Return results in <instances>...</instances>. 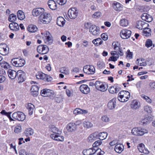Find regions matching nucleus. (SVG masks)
I'll use <instances>...</instances> for the list:
<instances>
[{
    "label": "nucleus",
    "instance_id": "18",
    "mask_svg": "<svg viewBox=\"0 0 155 155\" xmlns=\"http://www.w3.org/2000/svg\"><path fill=\"white\" fill-rule=\"evenodd\" d=\"M41 95L43 97L53 96L54 95L53 91L52 90L44 89L41 91Z\"/></svg>",
    "mask_w": 155,
    "mask_h": 155
},
{
    "label": "nucleus",
    "instance_id": "2",
    "mask_svg": "<svg viewBox=\"0 0 155 155\" xmlns=\"http://www.w3.org/2000/svg\"><path fill=\"white\" fill-rule=\"evenodd\" d=\"M51 19L52 17L50 13L44 12L39 17L38 21L40 23L48 24L50 22Z\"/></svg>",
    "mask_w": 155,
    "mask_h": 155
},
{
    "label": "nucleus",
    "instance_id": "35",
    "mask_svg": "<svg viewBox=\"0 0 155 155\" xmlns=\"http://www.w3.org/2000/svg\"><path fill=\"white\" fill-rule=\"evenodd\" d=\"M144 145L143 143H141L139 144L137 146V149L139 151L142 153H148L149 151H147L145 150Z\"/></svg>",
    "mask_w": 155,
    "mask_h": 155
},
{
    "label": "nucleus",
    "instance_id": "5",
    "mask_svg": "<svg viewBox=\"0 0 155 155\" xmlns=\"http://www.w3.org/2000/svg\"><path fill=\"white\" fill-rule=\"evenodd\" d=\"M36 78L38 79H41L45 81L49 82L52 79L50 76L45 74L41 72H38L36 74Z\"/></svg>",
    "mask_w": 155,
    "mask_h": 155
},
{
    "label": "nucleus",
    "instance_id": "3",
    "mask_svg": "<svg viewBox=\"0 0 155 155\" xmlns=\"http://www.w3.org/2000/svg\"><path fill=\"white\" fill-rule=\"evenodd\" d=\"M12 65L16 67H21L25 64V60L21 57L14 58L11 60Z\"/></svg>",
    "mask_w": 155,
    "mask_h": 155
},
{
    "label": "nucleus",
    "instance_id": "26",
    "mask_svg": "<svg viewBox=\"0 0 155 155\" xmlns=\"http://www.w3.org/2000/svg\"><path fill=\"white\" fill-rule=\"evenodd\" d=\"M18 71L12 69H9L8 71V74L9 78L12 79H15L17 76Z\"/></svg>",
    "mask_w": 155,
    "mask_h": 155
},
{
    "label": "nucleus",
    "instance_id": "7",
    "mask_svg": "<svg viewBox=\"0 0 155 155\" xmlns=\"http://www.w3.org/2000/svg\"><path fill=\"white\" fill-rule=\"evenodd\" d=\"M49 50V49L48 46L45 45H39L37 48L38 52L41 54H46L48 52Z\"/></svg>",
    "mask_w": 155,
    "mask_h": 155
},
{
    "label": "nucleus",
    "instance_id": "64",
    "mask_svg": "<svg viewBox=\"0 0 155 155\" xmlns=\"http://www.w3.org/2000/svg\"><path fill=\"white\" fill-rule=\"evenodd\" d=\"M150 86L152 89H155V82H152L150 83Z\"/></svg>",
    "mask_w": 155,
    "mask_h": 155
},
{
    "label": "nucleus",
    "instance_id": "51",
    "mask_svg": "<svg viewBox=\"0 0 155 155\" xmlns=\"http://www.w3.org/2000/svg\"><path fill=\"white\" fill-rule=\"evenodd\" d=\"M60 71L65 74H68L69 73V71L68 69L67 68L65 67H62L60 68Z\"/></svg>",
    "mask_w": 155,
    "mask_h": 155
},
{
    "label": "nucleus",
    "instance_id": "40",
    "mask_svg": "<svg viewBox=\"0 0 155 155\" xmlns=\"http://www.w3.org/2000/svg\"><path fill=\"white\" fill-rule=\"evenodd\" d=\"M123 147L122 145L119 144H117L115 147L114 150L115 151L119 153H120L123 150Z\"/></svg>",
    "mask_w": 155,
    "mask_h": 155
},
{
    "label": "nucleus",
    "instance_id": "24",
    "mask_svg": "<svg viewBox=\"0 0 155 155\" xmlns=\"http://www.w3.org/2000/svg\"><path fill=\"white\" fill-rule=\"evenodd\" d=\"M39 87L37 85H33L30 89L31 94L34 97H36L38 95Z\"/></svg>",
    "mask_w": 155,
    "mask_h": 155
},
{
    "label": "nucleus",
    "instance_id": "21",
    "mask_svg": "<svg viewBox=\"0 0 155 155\" xmlns=\"http://www.w3.org/2000/svg\"><path fill=\"white\" fill-rule=\"evenodd\" d=\"M112 7L115 11L120 12L122 10L123 5L117 2L114 1L112 4Z\"/></svg>",
    "mask_w": 155,
    "mask_h": 155
},
{
    "label": "nucleus",
    "instance_id": "61",
    "mask_svg": "<svg viewBox=\"0 0 155 155\" xmlns=\"http://www.w3.org/2000/svg\"><path fill=\"white\" fill-rule=\"evenodd\" d=\"M101 38L104 41L107 40L108 37L107 35L105 33H103L101 35Z\"/></svg>",
    "mask_w": 155,
    "mask_h": 155
},
{
    "label": "nucleus",
    "instance_id": "17",
    "mask_svg": "<svg viewBox=\"0 0 155 155\" xmlns=\"http://www.w3.org/2000/svg\"><path fill=\"white\" fill-rule=\"evenodd\" d=\"M121 87L119 85L114 84L113 86L109 87L108 89L109 92L111 94L117 93L121 90Z\"/></svg>",
    "mask_w": 155,
    "mask_h": 155
},
{
    "label": "nucleus",
    "instance_id": "33",
    "mask_svg": "<svg viewBox=\"0 0 155 155\" xmlns=\"http://www.w3.org/2000/svg\"><path fill=\"white\" fill-rule=\"evenodd\" d=\"M27 29L29 32L34 33L37 31L38 28L36 25L31 24L28 26Z\"/></svg>",
    "mask_w": 155,
    "mask_h": 155
},
{
    "label": "nucleus",
    "instance_id": "23",
    "mask_svg": "<svg viewBox=\"0 0 155 155\" xmlns=\"http://www.w3.org/2000/svg\"><path fill=\"white\" fill-rule=\"evenodd\" d=\"M67 130L69 132H72L75 131L77 129L76 124L74 123L70 122L67 125L66 127Z\"/></svg>",
    "mask_w": 155,
    "mask_h": 155
},
{
    "label": "nucleus",
    "instance_id": "25",
    "mask_svg": "<svg viewBox=\"0 0 155 155\" xmlns=\"http://www.w3.org/2000/svg\"><path fill=\"white\" fill-rule=\"evenodd\" d=\"M142 19L147 22H150L153 20L152 16L147 13H144L141 16Z\"/></svg>",
    "mask_w": 155,
    "mask_h": 155
},
{
    "label": "nucleus",
    "instance_id": "56",
    "mask_svg": "<svg viewBox=\"0 0 155 155\" xmlns=\"http://www.w3.org/2000/svg\"><path fill=\"white\" fill-rule=\"evenodd\" d=\"M126 54V58H128L130 59H131L132 58L133 53L130 52V50H127Z\"/></svg>",
    "mask_w": 155,
    "mask_h": 155
},
{
    "label": "nucleus",
    "instance_id": "45",
    "mask_svg": "<svg viewBox=\"0 0 155 155\" xmlns=\"http://www.w3.org/2000/svg\"><path fill=\"white\" fill-rule=\"evenodd\" d=\"M112 46L115 51H118V49L120 48V43L118 41H114L112 44Z\"/></svg>",
    "mask_w": 155,
    "mask_h": 155
},
{
    "label": "nucleus",
    "instance_id": "53",
    "mask_svg": "<svg viewBox=\"0 0 155 155\" xmlns=\"http://www.w3.org/2000/svg\"><path fill=\"white\" fill-rule=\"evenodd\" d=\"M141 97L142 98L145 100L148 103H151L152 100L144 94L142 95Z\"/></svg>",
    "mask_w": 155,
    "mask_h": 155
},
{
    "label": "nucleus",
    "instance_id": "27",
    "mask_svg": "<svg viewBox=\"0 0 155 155\" xmlns=\"http://www.w3.org/2000/svg\"><path fill=\"white\" fill-rule=\"evenodd\" d=\"M96 152V149L93 148L84 149L82 151L84 155H91L94 152Z\"/></svg>",
    "mask_w": 155,
    "mask_h": 155
},
{
    "label": "nucleus",
    "instance_id": "31",
    "mask_svg": "<svg viewBox=\"0 0 155 155\" xmlns=\"http://www.w3.org/2000/svg\"><path fill=\"white\" fill-rule=\"evenodd\" d=\"M34 133V130L31 127L26 129L23 133L24 134L26 137L32 135Z\"/></svg>",
    "mask_w": 155,
    "mask_h": 155
},
{
    "label": "nucleus",
    "instance_id": "39",
    "mask_svg": "<svg viewBox=\"0 0 155 155\" xmlns=\"http://www.w3.org/2000/svg\"><path fill=\"white\" fill-rule=\"evenodd\" d=\"M140 107V104L135 100H133L130 104L131 107L133 109H136L139 108Z\"/></svg>",
    "mask_w": 155,
    "mask_h": 155
},
{
    "label": "nucleus",
    "instance_id": "10",
    "mask_svg": "<svg viewBox=\"0 0 155 155\" xmlns=\"http://www.w3.org/2000/svg\"><path fill=\"white\" fill-rule=\"evenodd\" d=\"M131 133L134 135L142 136L146 133V130L140 127H135L132 129Z\"/></svg>",
    "mask_w": 155,
    "mask_h": 155
},
{
    "label": "nucleus",
    "instance_id": "22",
    "mask_svg": "<svg viewBox=\"0 0 155 155\" xmlns=\"http://www.w3.org/2000/svg\"><path fill=\"white\" fill-rule=\"evenodd\" d=\"M148 25V24L141 20L137 22L136 27L140 30H142L144 28L147 27Z\"/></svg>",
    "mask_w": 155,
    "mask_h": 155
},
{
    "label": "nucleus",
    "instance_id": "20",
    "mask_svg": "<svg viewBox=\"0 0 155 155\" xmlns=\"http://www.w3.org/2000/svg\"><path fill=\"white\" fill-rule=\"evenodd\" d=\"M89 31L94 35H98L100 34L99 29L95 25L91 26Z\"/></svg>",
    "mask_w": 155,
    "mask_h": 155
},
{
    "label": "nucleus",
    "instance_id": "14",
    "mask_svg": "<svg viewBox=\"0 0 155 155\" xmlns=\"http://www.w3.org/2000/svg\"><path fill=\"white\" fill-rule=\"evenodd\" d=\"M131 34V31L124 29H122L120 33V36L123 39H127L130 36Z\"/></svg>",
    "mask_w": 155,
    "mask_h": 155
},
{
    "label": "nucleus",
    "instance_id": "36",
    "mask_svg": "<svg viewBox=\"0 0 155 155\" xmlns=\"http://www.w3.org/2000/svg\"><path fill=\"white\" fill-rule=\"evenodd\" d=\"M151 34V30L150 28L146 27L143 29V36L149 37L150 36Z\"/></svg>",
    "mask_w": 155,
    "mask_h": 155
},
{
    "label": "nucleus",
    "instance_id": "29",
    "mask_svg": "<svg viewBox=\"0 0 155 155\" xmlns=\"http://www.w3.org/2000/svg\"><path fill=\"white\" fill-rule=\"evenodd\" d=\"M26 107L28 111V114L30 115L33 114L35 108L34 105L31 103H28L27 104Z\"/></svg>",
    "mask_w": 155,
    "mask_h": 155
},
{
    "label": "nucleus",
    "instance_id": "50",
    "mask_svg": "<svg viewBox=\"0 0 155 155\" xmlns=\"http://www.w3.org/2000/svg\"><path fill=\"white\" fill-rule=\"evenodd\" d=\"M96 152H94L91 155H103L104 152L102 151L101 149H98L96 150Z\"/></svg>",
    "mask_w": 155,
    "mask_h": 155
},
{
    "label": "nucleus",
    "instance_id": "62",
    "mask_svg": "<svg viewBox=\"0 0 155 155\" xmlns=\"http://www.w3.org/2000/svg\"><path fill=\"white\" fill-rule=\"evenodd\" d=\"M6 80L5 77L3 75H0V83L4 82Z\"/></svg>",
    "mask_w": 155,
    "mask_h": 155
},
{
    "label": "nucleus",
    "instance_id": "13",
    "mask_svg": "<svg viewBox=\"0 0 155 155\" xmlns=\"http://www.w3.org/2000/svg\"><path fill=\"white\" fill-rule=\"evenodd\" d=\"M49 127L50 130L53 133L51 135V137L55 140H58V134L56 133L58 131L57 129L53 125H51L49 126Z\"/></svg>",
    "mask_w": 155,
    "mask_h": 155
},
{
    "label": "nucleus",
    "instance_id": "42",
    "mask_svg": "<svg viewBox=\"0 0 155 155\" xmlns=\"http://www.w3.org/2000/svg\"><path fill=\"white\" fill-rule=\"evenodd\" d=\"M17 16L18 19L23 20L25 18L24 13L21 10H18L17 12Z\"/></svg>",
    "mask_w": 155,
    "mask_h": 155
},
{
    "label": "nucleus",
    "instance_id": "57",
    "mask_svg": "<svg viewBox=\"0 0 155 155\" xmlns=\"http://www.w3.org/2000/svg\"><path fill=\"white\" fill-rule=\"evenodd\" d=\"M101 140H97L92 145L93 148L97 147V146L101 145L102 143Z\"/></svg>",
    "mask_w": 155,
    "mask_h": 155
},
{
    "label": "nucleus",
    "instance_id": "58",
    "mask_svg": "<svg viewBox=\"0 0 155 155\" xmlns=\"http://www.w3.org/2000/svg\"><path fill=\"white\" fill-rule=\"evenodd\" d=\"M102 121L107 122L109 121V118L106 115H104L101 118Z\"/></svg>",
    "mask_w": 155,
    "mask_h": 155
},
{
    "label": "nucleus",
    "instance_id": "9",
    "mask_svg": "<svg viewBox=\"0 0 155 155\" xmlns=\"http://www.w3.org/2000/svg\"><path fill=\"white\" fill-rule=\"evenodd\" d=\"M78 11L76 8H72L69 9L68 12V17L71 19H74L78 16Z\"/></svg>",
    "mask_w": 155,
    "mask_h": 155
},
{
    "label": "nucleus",
    "instance_id": "46",
    "mask_svg": "<svg viewBox=\"0 0 155 155\" xmlns=\"http://www.w3.org/2000/svg\"><path fill=\"white\" fill-rule=\"evenodd\" d=\"M0 65L2 68L5 69H7L10 68V66L9 64L4 61L0 62Z\"/></svg>",
    "mask_w": 155,
    "mask_h": 155
},
{
    "label": "nucleus",
    "instance_id": "34",
    "mask_svg": "<svg viewBox=\"0 0 155 155\" xmlns=\"http://www.w3.org/2000/svg\"><path fill=\"white\" fill-rule=\"evenodd\" d=\"M116 105V99L113 98L109 102L107 107L110 109H112L115 108Z\"/></svg>",
    "mask_w": 155,
    "mask_h": 155
},
{
    "label": "nucleus",
    "instance_id": "60",
    "mask_svg": "<svg viewBox=\"0 0 155 155\" xmlns=\"http://www.w3.org/2000/svg\"><path fill=\"white\" fill-rule=\"evenodd\" d=\"M144 110L147 113H150L152 111V108L150 107L146 106L144 107Z\"/></svg>",
    "mask_w": 155,
    "mask_h": 155
},
{
    "label": "nucleus",
    "instance_id": "52",
    "mask_svg": "<svg viewBox=\"0 0 155 155\" xmlns=\"http://www.w3.org/2000/svg\"><path fill=\"white\" fill-rule=\"evenodd\" d=\"M96 137L94 136V134H91L88 137V141L89 142H92L95 140Z\"/></svg>",
    "mask_w": 155,
    "mask_h": 155
},
{
    "label": "nucleus",
    "instance_id": "48",
    "mask_svg": "<svg viewBox=\"0 0 155 155\" xmlns=\"http://www.w3.org/2000/svg\"><path fill=\"white\" fill-rule=\"evenodd\" d=\"M16 19V16L13 14L10 15L8 18V21L10 22H14Z\"/></svg>",
    "mask_w": 155,
    "mask_h": 155
},
{
    "label": "nucleus",
    "instance_id": "6",
    "mask_svg": "<svg viewBox=\"0 0 155 155\" xmlns=\"http://www.w3.org/2000/svg\"><path fill=\"white\" fill-rule=\"evenodd\" d=\"M96 88L97 90L102 92L106 91L107 89V85L99 81H97L95 84Z\"/></svg>",
    "mask_w": 155,
    "mask_h": 155
},
{
    "label": "nucleus",
    "instance_id": "11",
    "mask_svg": "<svg viewBox=\"0 0 155 155\" xmlns=\"http://www.w3.org/2000/svg\"><path fill=\"white\" fill-rule=\"evenodd\" d=\"M9 48L5 44H0V54L3 56L7 55L9 52Z\"/></svg>",
    "mask_w": 155,
    "mask_h": 155
},
{
    "label": "nucleus",
    "instance_id": "12",
    "mask_svg": "<svg viewBox=\"0 0 155 155\" xmlns=\"http://www.w3.org/2000/svg\"><path fill=\"white\" fill-rule=\"evenodd\" d=\"M83 71L87 74H93L95 73V69L94 66L88 65L84 67Z\"/></svg>",
    "mask_w": 155,
    "mask_h": 155
},
{
    "label": "nucleus",
    "instance_id": "16",
    "mask_svg": "<svg viewBox=\"0 0 155 155\" xmlns=\"http://www.w3.org/2000/svg\"><path fill=\"white\" fill-rule=\"evenodd\" d=\"M45 9L42 8H34L32 11V14L34 16H38L42 15L44 13Z\"/></svg>",
    "mask_w": 155,
    "mask_h": 155
},
{
    "label": "nucleus",
    "instance_id": "44",
    "mask_svg": "<svg viewBox=\"0 0 155 155\" xmlns=\"http://www.w3.org/2000/svg\"><path fill=\"white\" fill-rule=\"evenodd\" d=\"M107 136V134L106 132H102L99 133L98 134L99 139L101 140L105 139Z\"/></svg>",
    "mask_w": 155,
    "mask_h": 155
},
{
    "label": "nucleus",
    "instance_id": "47",
    "mask_svg": "<svg viewBox=\"0 0 155 155\" xmlns=\"http://www.w3.org/2000/svg\"><path fill=\"white\" fill-rule=\"evenodd\" d=\"M145 45L146 47L147 48H149L152 46H153V47H154L155 46L153 44L152 40L149 39L147 40L145 43Z\"/></svg>",
    "mask_w": 155,
    "mask_h": 155
},
{
    "label": "nucleus",
    "instance_id": "55",
    "mask_svg": "<svg viewBox=\"0 0 155 155\" xmlns=\"http://www.w3.org/2000/svg\"><path fill=\"white\" fill-rule=\"evenodd\" d=\"M21 131V127L19 125L16 126L15 128L14 132L17 133H19Z\"/></svg>",
    "mask_w": 155,
    "mask_h": 155
},
{
    "label": "nucleus",
    "instance_id": "38",
    "mask_svg": "<svg viewBox=\"0 0 155 155\" xmlns=\"http://www.w3.org/2000/svg\"><path fill=\"white\" fill-rule=\"evenodd\" d=\"M103 42V41L100 38H98L94 39L92 41V43L96 46H99L101 45Z\"/></svg>",
    "mask_w": 155,
    "mask_h": 155
},
{
    "label": "nucleus",
    "instance_id": "59",
    "mask_svg": "<svg viewBox=\"0 0 155 155\" xmlns=\"http://www.w3.org/2000/svg\"><path fill=\"white\" fill-rule=\"evenodd\" d=\"M101 15V14L100 12H96L93 14V17L94 18H97L100 17Z\"/></svg>",
    "mask_w": 155,
    "mask_h": 155
},
{
    "label": "nucleus",
    "instance_id": "30",
    "mask_svg": "<svg viewBox=\"0 0 155 155\" xmlns=\"http://www.w3.org/2000/svg\"><path fill=\"white\" fill-rule=\"evenodd\" d=\"M87 113V110H82L79 108H76L73 111L74 114L75 115L86 114Z\"/></svg>",
    "mask_w": 155,
    "mask_h": 155
},
{
    "label": "nucleus",
    "instance_id": "1",
    "mask_svg": "<svg viewBox=\"0 0 155 155\" xmlns=\"http://www.w3.org/2000/svg\"><path fill=\"white\" fill-rule=\"evenodd\" d=\"M130 93L128 91L122 90L118 94V99L122 102L127 101L130 97Z\"/></svg>",
    "mask_w": 155,
    "mask_h": 155
},
{
    "label": "nucleus",
    "instance_id": "54",
    "mask_svg": "<svg viewBox=\"0 0 155 155\" xmlns=\"http://www.w3.org/2000/svg\"><path fill=\"white\" fill-rule=\"evenodd\" d=\"M119 58V55H117V56H112L109 58L108 59V61H117V59Z\"/></svg>",
    "mask_w": 155,
    "mask_h": 155
},
{
    "label": "nucleus",
    "instance_id": "43",
    "mask_svg": "<svg viewBox=\"0 0 155 155\" xmlns=\"http://www.w3.org/2000/svg\"><path fill=\"white\" fill-rule=\"evenodd\" d=\"M83 127L87 128H89L93 126V124L91 122L87 120L85 121L83 124Z\"/></svg>",
    "mask_w": 155,
    "mask_h": 155
},
{
    "label": "nucleus",
    "instance_id": "41",
    "mask_svg": "<svg viewBox=\"0 0 155 155\" xmlns=\"http://www.w3.org/2000/svg\"><path fill=\"white\" fill-rule=\"evenodd\" d=\"M120 24L121 26L125 27L127 26L128 25L129 22L127 19L125 18H122L120 20Z\"/></svg>",
    "mask_w": 155,
    "mask_h": 155
},
{
    "label": "nucleus",
    "instance_id": "15",
    "mask_svg": "<svg viewBox=\"0 0 155 155\" xmlns=\"http://www.w3.org/2000/svg\"><path fill=\"white\" fill-rule=\"evenodd\" d=\"M17 74L18 76L17 81L19 83L22 82L25 80L26 78V74L23 71H18Z\"/></svg>",
    "mask_w": 155,
    "mask_h": 155
},
{
    "label": "nucleus",
    "instance_id": "28",
    "mask_svg": "<svg viewBox=\"0 0 155 155\" xmlns=\"http://www.w3.org/2000/svg\"><path fill=\"white\" fill-rule=\"evenodd\" d=\"M48 4L49 8L52 10H55L57 8L56 3L53 0H49Z\"/></svg>",
    "mask_w": 155,
    "mask_h": 155
},
{
    "label": "nucleus",
    "instance_id": "63",
    "mask_svg": "<svg viewBox=\"0 0 155 155\" xmlns=\"http://www.w3.org/2000/svg\"><path fill=\"white\" fill-rule=\"evenodd\" d=\"M117 53L118 55H120V56H122L124 55V53L122 51V48H121L118 49L117 51Z\"/></svg>",
    "mask_w": 155,
    "mask_h": 155
},
{
    "label": "nucleus",
    "instance_id": "8",
    "mask_svg": "<svg viewBox=\"0 0 155 155\" xmlns=\"http://www.w3.org/2000/svg\"><path fill=\"white\" fill-rule=\"evenodd\" d=\"M12 116L14 119L19 121H23L25 118V116L24 114L20 111L14 113Z\"/></svg>",
    "mask_w": 155,
    "mask_h": 155
},
{
    "label": "nucleus",
    "instance_id": "32",
    "mask_svg": "<svg viewBox=\"0 0 155 155\" xmlns=\"http://www.w3.org/2000/svg\"><path fill=\"white\" fill-rule=\"evenodd\" d=\"M9 27L11 30L13 31H16L19 29L18 24L15 22L10 23L9 25Z\"/></svg>",
    "mask_w": 155,
    "mask_h": 155
},
{
    "label": "nucleus",
    "instance_id": "19",
    "mask_svg": "<svg viewBox=\"0 0 155 155\" xmlns=\"http://www.w3.org/2000/svg\"><path fill=\"white\" fill-rule=\"evenodd\" d=\"M80 91L83 94H87L90 92V88L86 84H81L79 87Z\"/></svg>",
    "mask_w": 155,
    "mask_h": 155
},
{
    "label": "nucleus",
    "instance_id": "49",
    "mask_svg": "<svg viewBox=\"0 0 155 155\" xmlns=\"http://www.w3.org/2000/svg\"><path fill=\"white\" fill-rule=\"evenodd\" d=\"M65 20L62 17L59 16V26H63L65 23Z\"/></svg>",
    "mask_w": 155,
    "mask_h": 155
},
{
    "label": "nucleus",
    "instance_id": "37",
    "mask_svg": "<svg viewBox=\"0 0 155 155\" xmlns=\"http://www.w3.org/2000/svg\"><path fill=\"white\" fill-rule=\"evenodd\" d=\"M151 120H152V118L148 116L141 120L140 123L143 125H146L150 123Z\"/></svg>",
    "mask_w": 155,
    "mask_h": 155
},
{
    "label": "nucleus",
    "instance_id": "4",
    "mask_svg": "<svg viewBox=\"0 0 155 155\" xmlns=\"http://www.w3.org/2000/svg\"><path fill=\"white\" fill-rule=\"evenodd\" d=\"M42 38L45 43L48 45L51 44L53 41L52 37L50 32L45 31L44 32H41Z\"/></svg>",
    "mask_w": 155,
    "mask_h": 155
}]
</instances>
